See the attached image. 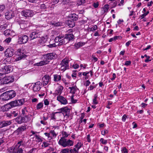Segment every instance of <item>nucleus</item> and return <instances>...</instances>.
Returning <instances> with one entry per match:
<instances>
[{"instance_id":"64","label":"nucleus","mask_w":153,"mask_h":153,"mask_svg":"<svg viewBox=\"0 0 153 153\" xmlns=\"http://www.w3.org/2000/svg\"><path fill=\"white\" fill-rule=\"evenodd\" d=\"M108 131L106 129H105L104 131L103 132H102V131H101V134L103 135H105V134H108Z\"/></svg>"},{"instance_id":"61","label":"nucleus","mask_w":153,"mask_h":153,"mask_svg":"<svg viewBox=\"0 0 153 153\" xmlns=\"http://www.w3.org/2000/svg\"><path fill=\"white\" fill-rule=\"evenodd\" d=\"M97 28V25H95L91 28L90 31H94L96 30Z\"/></svg>"},{"instance_id":"27","label":"nucleus","mask_w":153,"mask_h":153,"mask_svg":"<svg viewBox=\"0 0 153 153\" xmlns=\"http://www.w3.org/2000/svg\"><path fill=\"white\" fill-rule=\"evenodd\" d=\"M98 98V95L97 94L94 95V98L93 99V104L94 105H96L98 103V101L97 100Z\"/></svg>"},{"instance_id":"16","label":"nucleus","mask_w":153,"mask_h":153,"mask_svg":"<svg viewBox=\"0 0 153 153\" xmlns=\"http://www.w3.org/2000/svg\"><path fill=\"white\" fill-rule=\"evenodd\" d=\"M5 18L7 19H9L12 18L15 16V13L12 11H7L5 14Z\"/></svg>"},{"instance_id":"33","label":"nucleus","mask_w":153,"mask_h":153,"mask_svg":"<svg viewBox=\"0 0 153 153\" xmlns=\"http://www.w3.org/2000/svg\"><path fill=\"white\" fill-rule=\"evenodd\" d=\"M41 88V87L40 86L36 85L35 84L33 85V89L34 91H39L40 89Z\"/></svg>"},{"instance_id":"8","label":"nucleus","mask_w":153,"mask_h":153,"mask_svg":"<svg viewBox=\"0 0 153 153\" xmlns=\"http://www.w3.org/2000/svg\"><path fill=\"white\" fill-rule=\"evenodd\" d=\"M25 102V99L23 98L20 100H15L9 102L11 108L16 106H20L23 105Z\"/></svg>"},{"instance_id":"34","label":"nucleus","mask_w":153,"mask_h":153,"mask_svg":"<svg viewBox=\"0 0 153 153\" xmlns=\"http://www.w3.org/2000/svg\"><path fill=\"white\" fill-rule=\"evenodd\" d=\"M19 56L15 59L16 61L20 60L23 58H25L26 57V55H22L18 56Z\"/></svg>"},{"instance_id":"32","label":"nucleus","mask_w":153,"mask_h":153,"mask_svg":"<svg viewBox=\"0 0 153 153\" xmlns=\"http://www.w3.org/2000/svg\"><path fill=\"white\" fill-rule=\"evenodd\" d=\"M10 31V30L7 29L4 31V34L7 36H11Z\"/></svg>"},{"instance_id":"62","label":"nucleus","mask_w":153,"mask_h":153,"mask_svg":"<svg viewBox=\"0 0 153 153\" xmlns=\"http://www.w3.org/2000/svg\"><path fill=\"white\" fill-rule=\"evenodd\" d=\"M56 45L55 43H53V44H50L48 45L47 46L49 48H52L53 47H55L56 46Z\"/></svg>"},{"instance_id":"11","label":"nucleus","mask_w":153,"mask_h":153,"mask_svg":"<svg viewBox=\"0 0 153 153\" xmlns=\"http://www.w3.org/2000/svg\"><path fill=\"white\" fill-rule=\"evenodd\" d=\"M60 113H62L64 117H68L70 115V110L67 107H63L60 108L59 110Z\"/></svg>"},{"instance_id":"4","label":"nucleus","mask_w":153,"mask_h":153,"mask_svg":"<svg viewBox=\"0 0 153 153\" xmlns=\"http://www.w3.org/2000/svg\"><path fill=\"white\" fill-rule=\"evenodd\" d=\"M35 14L34 11L30 10H26L21 11V15L25 19H29L32 17Z\"/></svg>"},{"instance_id":"3","label":"nucleus","mask_w":153,"mask_h":153,"mask_svg":"<svg viewBox=\"0 0 153 153\" xmlns=\"http://www.w3.org/2000/svg\"><path fill=\"white\" fill-rule=\"evenodd\" d=\"M59 144L64 147L72 146L74 142L69 139L67 140L65 137H61L58 142Z\"/></svg>"},{"instance_id":"12","label":"nucleus","mask_w":153,"mask_h":153,"mask_svg":"<svg viewBox=\"0 0 153 153\" xmlns=\"http://www.w3.org/2000/svg\"><path fill=\"white\" fill-rule=\"evenodd\" d=\"M23 149L19 148L18 146H15L13 147L10 150V153H23Z\"/></svg>"},{"instance_id":"51","label":"nucleus","mask_w":153,"mask_h":153,"mask_svg":"<svg viewBox=\"0 0 153 153\" xmlns=\"http://www.w3.org/2000/svg\"><path fill=\"white\" fill-rule=\"evenodd\" d=\"M61 42L62 43L63 45H65L68 43V41L66 40V39H65V38L61 39Z\"/></svg>"},{"instance_id":"21","label":"nucleus","mask_w":153,"mask_h":153,"mask_svg":"<svg viewBox=\"0 0 153 153\" xmlns=\"http://www.w3.org/2000/svg\"><path fill=\"white\" fill-rule=\"evenodd\" d=\"M26 126H21L18 128L16 131L18 133V134H21L23 131L26 129Z\"/></svg>"},{"instance_id":"47","label":"nucleus","mask_w":153,"mask_h":153,"mask_svg":"<svg viewBox=\"0 0 153 153\" xmlns=\"http://www.w3.org/2000/svg\"><path fill=\"white\" fill-rule=\"evenodd\" d=\"M69 151L68 149H63L60 153H68Z\"/></svg>"},{"instance_id":"26","label":"nucleus","mask_w":153,"mask_h":153,"mask_svg":"<svg viewBox=\"0 0 153 153\" xmlns=\"http://www.w3.org/2000/svg\"><path fill=\"white\" fill-rule=\"evenodd\" d=\"M54 81L55 82H58L60 80L61 78V76L57 74L53 75Z\"/></svg>"},{"instance_id":"31","label":"nucleus","mask_w":153,"mask_h":153,"mask_svg":"<svg viewBox=\"0 0 153 153\" xmlns=\"http://www.w3.org/2000/svg\"><path fill=\"white\" fill-rule=\"evenodd\" d=\"M51 25H53L55 27H58L61 26L62 24V23L61 22H53L51 23Z\"/></svg>"},{"instance_id":"5","label":"nucleus","mask_w":153,"mask_h":153,"mask_svg":"<svg viewBox=\"0 0 153 153\" xmlns=\"http://www.w3.org/2000/svg\"><path fill=\"white\" fill-rule=\"evenodd\" d=\"M69 60L68 58H65L61 62L60 65H61L60 69L63 71L69 69Z\"/></svg>"},{"instance_id":"37","label":"nucleus","mask_w":153,"mask_h":153,"mask_svg":"<svg viewBox=\"0 0 153 153\" xmlns=\"http://www.w3.org/2000/svg\"><path fill=\"white\" fill-rule=\"evenodd\" d=\"M24 142L22 140H21L20 141H19L15 146H18V147L20 148L21 146H24Z\"/></svg>"},{"instance_id":"60","label":"nucleus","mask_w":153,"mask_h":153,"mask_svg":"<svg viewBox=\"0 0 153 153\" xmlns=\"http://www.w3.org/2000/svg\"><path fill=\"white\" fill-rule=\"evenodd\" d=\"M121 151L124 153H128V150L125 147H123Z\"/></svg>"},{"instance_id":"46","label":"nucleus","mask_w":153,"mask_h":153,"mask_svg":"<svg viewBox=\"0 0 153 153\" xmlns=\"http://www.w3.org/2000/svg\"><path fill=\"white\" fill-rule=\"evenodd\" d=\"M80 43L78 42L77 43H75L74 45V48L76 49H78L80 47Z\"/></svg>"},{"instance_id":"42","label":"nucleus","mask_w":153,"mask_h":153,"mask_svg":"<svg viewBox=\"0 0 153 153\" xmlns=\"http://www.w3.org/2000/svg\"><path fill=\"white\" fill-rule=\"evenodd\" d=\"M7 26V25L6 24L1 25L0 26V29L1 30H4L6 28Z\"/></svg>"},{"instance_id":"14","label":"nucleus","mask_w":153,"mask_h":153,"mask_svg":"<svg viewBox=\"0 0 153 153\" xmlns=\"http://www.w3.org/2000/svg\"><path fill=\"white\" fill-rule=\"evenodd\" d=\"M50 77L49 75H46L42 78V84L44 86L47 85L50 80Z\"/></svg>"},{"instance_id":"54","label":"nucleus","mask_w":153,"mask_h":153,"mask_svg":"<svg viewBox=\"0 0 153 153\" xmlns=\"http://www.w3.org/2000/svg\"><path fill=\"white\" fill-rule=\"evenodd\" d=\"M99 5V2H94L93 4V6L95 8H97Z\"/></svg>"},{"instance_id":"6","label":"nucleus","mask_w":153,"mask_h":153,"mask_svg":"<svg viewBox=\"0 0 153 153\" xmlns=\"http://www.w3.org/2000/svg\"><path fill=\"white\" fill-rule=\"evenodd\" d=\"M42 32L38 30H34L30 34V40H33L38 38H40Z\"/></svg>"},{"instance_id":"9","label":"nucleus","mask_w":153,"mask_h":153,"mask_svg":"<svg viewBox=\"0 0 153 153\" xmlns=\"http://www.w3.org/2000/svg\"><path fill=\"white\" fill-rule=\"evenodd\" d=\"M28 39L29 38L27 36L21 34L18 36V42L20 44H25L27 42Z\"/></svg>"},{"instance_id":"40","label":"nucleus","mask_w":153,"mask_h":153,"mask_svg":"<svg viewBox=\"0 0 153 153\" xmlns=\"http://www.w3.org/2000/svg\"><path fill=\"white\" fill-rule=\"evenodd\" d=\"M70 153H78L79 151L76 150L75 148H74L73 149H71L69 150Z\"/></svg>"},{"instance_id":"10","label":"nucleus","mask_w":153,"mask_h":153,"mask_svg":"<svg viewBox=\"0 0 153 153\" xmlns=\"http://www.w3.org/2000/svg\"><path fill=\"white\" fill-rule=\"evenodd\" d=\"M12 68L10 66L5 65L4 68H2L1 69L0 72H1L3 75L10 72L12 71Z\"/></svg>"},{"instance_id":"45","label":"nucleus","mask_w":153,"mask_h":153,"mask_svg":"<svg viewBox=\"0 0 153 153\" xmlns=\"http://www.w3.org/2000/svg\"><path fill=\"white\" fill-rule=\"evenodd\" d=\"M5 8V6L4 4H0V11L2 12Z\"/></svg>"},{"instance_id":"53","label":"nucleus","mask_w":153,"mask_h":153,"mask_svg":"<svg viewBox=\"0 0 153 153\" xmlns=\"http://www.w3.org/2000/svg\"><path fill=\"white\" fill-rule=\"evenodd\" d=\"M149 13V11H147L146 12L141 15L140 16V17L141 18V19L144 18L145 16H146L147 15H148V13Z\"/></svg>"},{"instance_id":"41","label":"nucleus","mask_w":153,"mask_h":153,"mask_svg":"<svg viewBox=\"0 0 153 153\" xmlns=\"http://www.w3.org/2000/svg\"><path fill=\"white\" fill-rule=\"evenodd\" d=\"M119 37V36H114V37L111 38L109 39V42H111L113 41H115Z\"/></svg>"},{"instance_id":"25","label":"nucleus","mask_w":153,"mask_h":153,"mask_svg":"<svg viewBox=\"0 0 153 153\" xmlns=\"http://www.w3.org/2000/svg\"><path fill=\"white\" fill-rule=\"evenodd\" d=\"M78 16L75 13L72 14L70 16V19L74 22L76 21L78 18Z\"/></svg>"},{"instance_id":"50","label":"nucleus","mask_w":153,"mask_h":153,"mask_svg":"<svg viewBox=\"0 0 153 153\" xmlns=\"http://www.w3.org/2000/svg\"><path fill=\"white\" fill-rule=\"evenodd\" d=\"M11 40V37H9L7 39H6L4 40V42L7 43L8 44L9 43Z\"/></svg>"},{"instance_id":"39","label":"nucleus","mask_w":153,"mask_h":153,"mask_svg":"<svg viewBox=\"0 0 153 153\" xmlns=\"http://www.w3.org/2000/svg\"><path fill=\"white\" fill-rule=\"evenodd\" d=\"M100 142L103 144L105 145L107 143V141L106 140H104L103 138H101L100 140Z\"/></svg>"},{"instance_id":"44","label":"nucleus","mask_w":153,"mask_h":153,"mask_svg":"<svg viewBox=\"0 0 153 153\" xmlns=\"http://www.w3.org/2000/svg\"><path fill=\"white\" fill-rule=\"evenodd\" d=\"M4 106L7 111H8L12 108L9 103L4 105Z\"/></svg>"},{"instance_id":"43","label":"nucleus","mask_w":153,"mask_h":153,"mask_svg":"<svg viewBox=\"0 0 153 153\" xmlns=\"http://www.w3.org/2000/svg\"><path fill=\"white\" fill-rule=\"evenodd\" d=\"M60 112H56L54 113H53L52 115L51 116V119L55 120H56V116L55 115V114L59 113Z\"/></svg>"},{"instance_id":"38","label":"nucleus","mask_w":153,"mask_h":153,"mask_svg":"<svg viewBox=\"0 0 153 153\" xmlns=\"http://www.w3.org/2000/svg\"><path fill=\"white\" fill-rule=\"evenodd\" d=\"M85 3V0H79L77 3V4L78 6L81 5Z\"/></svg>"},{"instance_id":"1","label":"nucleus","mask_w":153,"mask_h":153,"mask_svg":"<svg viewBox=\"0 0 153 153\" xmlns=\"http://www.w3.org/2000/svg\"><path fill=\"white\" fill-rule=\"evenodd\" d=\"M56 54L54 53H49L43 55L44 60L40 61L39 62L35 63V66H41L47 65L49 62L48 60L53 59L55 57Z\"/></svg>"},{"instance_id":"23","label":"nucleus","mask_w":153,"mask_h":153,"mask_svg":"<svg viewBox=\"0 0 153 153\" xmlns=\"http://www.w3.org/2000/svg\"><path fill=\"white\" fill-rule=\"evenodd\" d=\"M66 24L70 27H73L75 25V22L70 19L67 20Z\"/></svg>"},{"instance_id":"22","label":"nucleus","mask_w":153,"mask_h":153,"mask_svg":"<svg viewBox=\"0 0 153 153\" xmlns=\"http://www.w3.org/2000/svg\"><path fill=\"white\" fill-rule=\"evenodd\" d=\"M29 120L28 116H25L21 117L20 120L18 121V123H26Z\"/></svg>"},{"instance_id":"57","label":"nucleus","mask_w":153,"mask_h":153,"mask_svg":"<svg viewBox=\"0 0 153 153\" xmlns=\"http://www.w3.org/2000/svg\"><path fill=\"white\" fill-rule=\"evenodd\" d=\"M5 116H7V117H8L11 118H13L11 112L6 113L5 114Z\"/></svg>"},{"instance_id":"52","label":"nucleus","mask_w":153,"mask_h":153,"mask_svg":"<svg viewBox=\"0 0 153 153\" xmlns=\"http://www.w3.org/2000/svg\"><path fill=\"white\" fill-rule=\"evenodd\" d=\"M62 134L63 136V137H65V138L66 137H67L68 135V133L65 131H63L62 132Z\"/></svg>"},{"instance_id":"30","label":"nucleus","mask_w":153,"mask_h":153,"mask_svg":"<svg viewBox=\"0 0 153 153\" xmlns=\"http://www.w3.org/2000/svg\"><path fill=\"white\" fill-rule=\"evenodd\" d=\"M83 146V144L80 142H78L76 145L74 147L76 149V150L79 151V149Z\"/></svg>"},{"instance_id":"36","label":"nucleus","mask_w":153,"mask_h":153,"mask_svg":"<svg viewBox=\"0 0 153 153\" xmlns=\"http://www.w3.org/2000/svg\"><path fill=\"white\" fill-rule=\"evenodd\" d=\"M22 114L23 116H28L27 115V110L26 108L25 107L22 110Z\"/></svg>"},{"instance_id":"19","label":"nucleus","mask_w":153,"mask_h":153,"mask_svg":"<svg viewBox=\"0 0 153 153\" xmlns=\"http://www.w3.org/2000/svg\"><path fill=\"white\" fill-rule=\"evenodd\" d=\"M74 36L72 33L66 34L65 35V39H66V40L69 42L70 41L74 39Z\"/></svg>"},{"instance_id":"20","label":"nucleus","mask_w":153,"mask_h":153,"mask_svg":"<svg viewBox=\"0 0 153 153\" xmlns=\"http://www.w3.org/2000/svg\"><path fill=\"white\" fill-rule=\"evenodd\" d=\"M11 122L10 121H2L0 122V128H2L10 125Z\"/></svg>"},{"instance_id":"2","label":"nucleus","mask_w":153,"mask_h":153,"mask_svg":"<svg viewBox=\"0 0 153 153\" xmlns=\"http://www.w3.org/2000/svg\"><path fill=\"white\" fill-rule=\"evenodd\" d=\"M16 95V93L13 90L6 91L1 95V99L3 101L8 100L13 98Z\"/></svg>"},{"instance_id":"56","label":"nucleus","mask_w":153,"mask_h":153,"mask_svg":"<svg viewBox=\"0 0 153 153\" xmlns=\"http://www.w3.org/2000/svg\"><path fill=\"white\" fill-rule=\"evenodd\" d=\"M50 134H51L53 137H56L57 135L56 134L53 130H51L50 132Z\"/></svg>"},{"instance_id":"24","label":"nucleus","mask_w":153,"mask_h":153,"mask_svg":"<svg viewBox=\"0 0 153 153\" xmlns=\"http://www.w3.org/2000/svg\"><path fill=\"white\" fill-rule=\"evenodd\" d=\"M109 9V5L106 4L102 7V13H106L105 14L108 12Z\"/></svg>"},{"instance_id":"58","label":"nucleus","mask_w":153,"mask_h":153,"mask_svg":"<svg viewBox=\"0 0 153 153\" xmlns=\"http://www.w3.org/2000/svg\"><path fill=\"white\" fill-rule=\"evenodd\" d=\"M35 137L36 139L38 140V141L39 142H41L42 141V140L41 139L39 135H35Z\"/></svg>"},{"instance_id":"7","label":"nucleus","mask_w":153,"mask_h":153,"mask_svg":"<svg viewBox=\"0 0 153 153\" xmlns=\"http://www.w3.org/2000/svg\"><path fill=\"white\" fill-rule=\"evenodd\" d=\"M14 80V77L13 76H7L0 79V83L1 85L6 84L13 82Z\"/></svg>"},{"instance_id":"28","label":"nucleus","mask_w":153,"mask_h":153,"mask_svg":"<svg viewBox=\"0 0 153 153\" xmlns=\"http://www.w3.org/2000/svg\"><path fill=\"white\" fill-rule=\"evenodd\" d=\"M13 117H16L19 114V111L18 110H15L11 112Z\"/></svg>"},{"instance_id":"48","label":"nucleus","mask_w":153,"mask_h":153,"mask_svg":"<svg viewBox=\"0 0 153 153\" xmlns=\"http://www.w3.org/2000/svg\"><path fill=\"white\" fill-rule=\"evenodd\" d=\"M27 21L24 20H21L18 21L19 24L20 25H21L25 24L26 23Z\"/></svg>"},{"instance_id":"15","label":"nucleus","mask_w":153,"mask_h":153,"mask_svg":"<svg viewBox=\"0 0 153 153\" xmlns=\"http://www.w3.org/2000/svg\"><path fill=\"white\" fill-rule=\"evenodd\" d=\"M57 100L62 104L65 105L68 103L67 100L62 96H58L57 97Z\"/></svg>"},{"instance_id":"29","label":"nucleus","mask_w":153,"mask_h":153,"mask_svg":"<svg viewBox=\"0 0 153 153\" xmlns=\"http://www.w3.org/2000/svg\"><path fill=\"white\" fill-rule=\"evenodd\" d=\"M16 55L18 56L22 55H25L23 49H19L16 51Z\"/></svg>"},{"instance_id":"49","label":"nucleus","mask_w":153,"mask_h":153,"mask_svg":"<svg viewBox=\"0 0 153 153\" xmlns=\"http://www.w3.org/2000/svg\"><path fill=\"white\" fill-rule=\"evenodd\" d=\"M49 145V143L46 142H43L42 143V147H44L45 148L48 146Z\"/></svg>"},{"instance_id":"59","label":"nucleus","mask_w":153,"mask_h":153,"mask_svg":"<svg viewBox=\"0 0 153 153\" xmlns=\"http://www.w3.org/2000/svg\"><path fill=\"white\" fill-rule=\"evenodd\" d=\"M131 64V61H126L125 62L124 65L126 66L130 65Z\"/></svg>"},{"instance_id":"63","label":"nucleus","mask_w":153,"mask_h":153,"mask_svg":"<svg viewBox=\"0 0 153 153\" xmlns=\"http://www.w3.org/2000/svg\"><path fill=\"white\" fill-rule=\"evenodd\" d=\"M1 111L3 112L7 111L4 105L3 106L1 107Z\"/></svg>"},{"instance_id":"13","label":"nucleus","mask_w":153,"mask_h":153,"mask_svg":"<svg viewBox=\"0 0 153 153\" xmlns=\"http://www.w3.org/2000/svg\"><path fill=\"white\" fill-rule=\"evenodd\" d=\"M14 50L12 48H7L5 51V56L7 57H11L14 54Z\"/></svg>"},{"instance_id":"17","label":"nucleus","mask_w":153,"mask_h":153,"mask_svg":"<svg viewBox=\"0 0 153 153\" xmlns=\"http://www.w3.org/2000/svg\"><path fill=\"white\" fill-rule=\"evenodd\" d=\"M63 87L61 85L59 86L56 89L54 94L55 95L60 96L62 92Z\"/></svg>"},{"instance_id":"18","label":"nucleus","mask_w":153,"mask_h":153,"mask_svg":"<svg viewBox=\"0 0 153 153\" xmlns=\"http://www.w3.org/2000/svg\"><path fill=\"white\" fill-rule=\"evenodd\" d=\"M69 89H70V92L73 94L71 97V99L72 100H73L74 95L75 94L77 91L78 90V89L76 86L69 87Z\"/></svg>"},{"instance_id":"55","label":"nucleus","mask_w":153,"mask_h":153,"mask_svg":"<svg viewBox=\"0 0 153 153\" xmlns=\"http://www.w3.org/2000/svg\"><path fill=\"white\" fill-rule=\"evenodd\" d=\"M128 116L126 115V114H124L122 117V120L123 121L125 122L126 121V119L127 118H128Z\"/></svg>"},{"instance_id":"35","label":"nucleus","mask_w":153,"mask_h":153,"mask_svg":"<svg viewBox=\"0 0 153 153\" xmlns=\"http://www.w3.org/2000/svg\"><path fill=\"white\" fill-rule=\"evenodd\" d=\"M43 106V104L42 102H40L37 104L36 106L37 110H39L42 108Z\"/></svg>"}]
</instances>
